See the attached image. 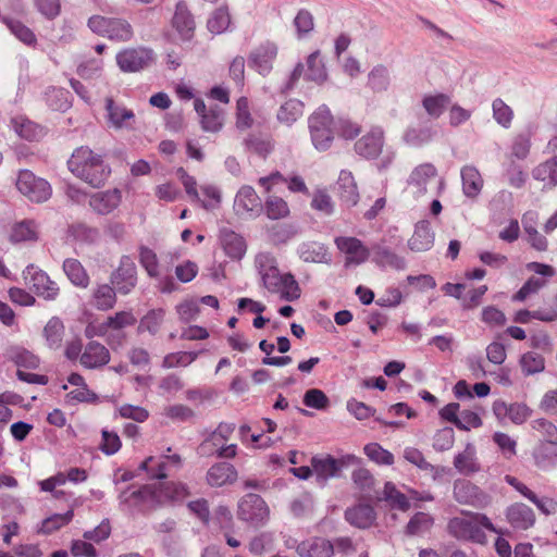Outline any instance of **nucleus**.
I'll return each instance as SVG.
<instances>
[{
    "label": "nucleus",
    "instance_id": "nucleus-1",
    "mask_svg": "<svg viewBox=\"0 0 557 557\" xmlns=\"http://www.w3.org/2000/svg\"><path fill=\"white\" fill-rule=\"evenodd\" d=\"M67 166L72 174L92 187L102 186L111 173L101 154L85 146L73 151Z\"/></svg>",
    "mask_w": 557,
    "mask_h": 557
},
{
    "label": "nucleus",
    "instance_id": "nucleus-2",
    "mask_svg": "<svg viewBox=\"0 0 557 557\" xmlns=\"http://www.w3.org/2000/svg\"><path fill=\"white\" fill-rule=\"evenodd\" d=\"M449 531L458 539L470 540L476 543H484L486 537L482 531L485 528L497 532L491 520L479 513H466L449 521Z\"/></svg>",
    "mask_w": 557,
    "mask_h": 557
},
{
    "label": "nucleus",
    "instance_id": "nucleus-3",
    "mask_svg": "<svg viewBox=\"0 0 557 557\" xmlns=\"http://www.w3.org/2000/svg\"><path fill=\"white\" fill-rule=\"evenodd\" d=\"M261 278L263 286L269 292L278 294L284 300L293 301L300 297V287L295 277L289 273H280L275 265L263 269Z\"/></svg>",
    "mask_w": 557,
    "mask_h": 557
},
{
    "label": "nucleus",
    "instance_id": "nucleus-4",
    "mask_svg": "<svg viewBox=\"0 0 557 557\" xmlns=\"http://www.w3.org/2000/svg\"><path fill=\"white\" fill-rule=\"evenodd\" d=\"M311 140L315 149L326 150L333 141V117L330 111L321 108L309 119Z\"/></svg>",
    "mask_w": 557,
    "mask_h": 557
},
{
    "label": "nucleus",
    "instance_id": "nucleus-5",
    "mask_svg": "<svg viewBox=\"0 0 557 557\" xmlns=\"http://www.w3.org/2000/svg\"><path fill=\"white\" fill-rule=\"evenodd\" d=\"M16 187L20 193L34 202H44L51 196L50 184L27 170L20 172Z\"/></svg>",
    "mask_w": 557,
    "mask_h": 557
},
{
    "label": "nucleus",
    "instance_id": "nucleus-6",
    "mask_svg": "<svg viewBox=\"0 0 557 557\" xmlns=\"http://www.w3.org/2000/svg\"><path fill=\"white\" fill-rule=\"evenodd\" d=\"M357 460L358 458L354 455H347L341 460L326 455L324 457H313L311 459V467L317 482L324 484L330 479L336 478L345 465L354 463Z\"/></svg>",
    "mask_w": 557,
    "mask_h": 557
},
{
    "label": "nucleus",
    "instance_id": "nucleus-7",
    "mask_svg": "<svg viewBox=\"0 0 557 557\" xmlns=\"http://www.w3.org/2000/svg\"><path fill=\"white\" fill-rule=\"evenodd\" d=\"M442 419L454 423L458 429L470 431L482 425L480 413L470 409L460 411L458 403H449L440 410Z\"/></svg>",
    "mask_w": 557,
    "mask_h": 557
},
{
    "label": "nucleus",
    "instance_id": "nucleus-8",
    "mask_svg": "<svg viewBox=\"0 0 557 557\" xmlns=\"http://www.w3.org/2000/svg\"><path fill=\"white\" fill-rule=\"evenodd\" d=\"M153 61L152 51L146 48H131L117 53L116 62L123 72H137Z\"/></svg>",
    "mask_w": 557,
    "mask_h": 557
},
{
    "label": "nucleus",
    "instance_id": "nucleus-9",
    "mask_svg": "<svg viewBox=\"0 0 557 557\" xmlns=\"http://www.w3.org/2000/svg\"><path fill=\"white\" fill-rule=\"evenodd\" d=\"M435 181L437 183L438 193L445 187L443 178L437 177L436 169L429 163L418 165L410 174L408 185L414 194H424L428 185Z\"/></svg>",
    "mask_w": 557,
    "mask_h": 557
},
{
    "label": "nucleus",
    "instance_id": "nucleus-10",
    "mask_svg": "<svg viewBox=\"0 0 557 557\" xmlns=\"http://www.w3.org/2000/svg\"><path fill=\"white\" fill-rule=\"evenodd\" d=\"M25 280L37 295L46 299H54L59 294L57 283L51 281L44 271L37 270L34 267L26 269Z\"/></svg>",
    "mask_w": 557,
    "mask_h": 557
},
{
    "label": "nucleus",
    "instance_id": "nucleus-11",
    "mask_svg": "<svg viewBox=\"0 0 557 557\" xmlns=\"http://www.w3.org/2000/svg\"><path fill=\"white\" fill-rule=\"evenodd\" d=\"M239 515L244 520L258 525L268 519L269 508L261 497L250 494L240 502Z\"/></svg>",
    "mask_w": 557,
    "mask_h": 557
},
{
    "label": "nucleus",
    "instance_id": "nucleus-12",
    "mask_svg": "<svg viewBox=\"0 0 557 557\" xmlns=\"http://www.w3.org/2000/svg\"><path fill=\"white\" fill-rule=\"evenodd\" d=\"M383 146V129L381 127H373L356 143L355 149L359 156L372 159L381 154Z\"/></svg>",
    "mask_w": 557,
    "mask_h": 557
},
{
    "label": "nucleus",
    "instance_id": "nucleus-13",
    "mask_svg": "<svg viewBox=\"0 0 557 557\" xmlns=\"http://www.w3.org/2000/svg\"><path fill=\"white\" fill-rule=\"evenodd\" d=\"M122 202V191L117 188L95 193L89 200L90 208L98 214L108 215Z\"/></svg>",
    "mask_w": 557,
    "mask_h": 557
},
{
    "label": "nucleus",
    "instance_id": "nucleus-14",
    "mask_svg": "<svg viewBox=\"0 0 557 557\" xmlns=\"http://www.w3.org/2000/svg\"><path fill=\"white\" fill-rule=\"evenodd\" d=\"M337 248L345 255L346 264H360L369 257L368 249L354 237H338L335 239Z\"/></svg>",
    "mask_w": 557,
    "mask_h": 557
},
{
    "label": "nucleus",
    "instance_id": "nucleus-15",
    "mask_svg": "<svg viewBox=\"0 0 557 557\" xmlns=\"http://www.w3.org/2000/svg\"><path fill=\"white\" fill-rule=\"evenodd\" d=\"M454 495L457 502L475 507H482L487 503L486 496L468 481L456 482Z\"/></svg>",
    "mask_w": 557,
    "mask_h": 557
},
{
    "label": "nucleus",
    "instance_id": "nucleus-16",
    "mask_svg": "<svg viewBox=\"0 0 557 557\" xmlns=\"http://www.w3.org/2000/svg\"><path fill=\"white\" fill-rule=\"evenodd\" d=\"M172 26L177 32L181 39L188 40L193 37L195 22L185 3L180 2L176 4Z\"/></svg>",
    "mask_w": 557,
    "mask_h": 557
},
{
    "label": "nucleus",
    "instance_id": "nucleus-17",
    "mask_svg": "<svg viewBox=\"0 0 557 557\" xmlns=\"http://www.w3.org/2000/svg\"><path fill=\"white\" fill-rule=\"evenodd\" d=\"M494 410L499 418L515 424H522L531 417V409L523 403H499L495 405Z\"/></svg>",
    "mask_w": 557,
    "mask_h": 557
},
{
    "label": "nucleus",
    "instance_id": "nucleus-18",
    "mask_svg": "<svg viewBox=\"0 0 557 557\" xmlns=\"http://www.w3.org/2000/svg\"><path fill=\"white\" fill-rule=\"evenodd\" d=\"M233 430L234 426L232 424L221 423L209 438V442L215 447L220 457L232 458L236 455L235 444L224 445Z\"/></svg>",
    "mask_w": 557,
    "mask_h": 557
},
{
    "label": "nucleus",
    "instance_id": "nucleus-19",
    "mask_svg": "<svg viewBox=\"0 0 557 557\" xmlns=\"http://www.w3.org/2000/svg\"><path fill=\"white\" fill-rule=\"evenodd\" d=\"M260 207V198L250 186H243L234 199V210L239 215L251 213Z\"/></svg>",
    "mask_w": 557,
    "mask_h": 557
},
{
    "label": "nucleus",
    "instance_id": "nucleus-20",
    "mask_svg": "<svg viewBox=\"0 0 557 557\" xmlns=\"http://www.w3.org/2000/svg\"><path fill=\"white\" fill-rule=\"evenodd\" d=\"M107 123L114 129L126 128L134 120L133 111L115 104L112 99H107Z\"/></svg>",
    "mask_w": 557,
    "mask_h": 557
},
{
    "label": "nucleus",
    "instance_id": "nucleus-21",
    "mask_svg": "<svg viewBox=\"0 0 557 557\" xmlns=\"http://www.w3.org/2000/svg\"><path fill=\"white\" fill-rule=\"evenodd\" d=\"M13 132L27 141H36L44 136V129L25 116L18 115L11 120Z\"/></svg>",
    "mask_w": 557,
    "mask_h": 557
},
{
    "label": "nucleus",
    "instance_id": "nucleus-22",
    "mask_svg": "<svg viewBox=\"0 0 557 557\" xmlns=\"http://www.w3.org/2000/svg\"><path fill=\"white\" fill-rule=\"evenodd\" d=\"M287 184V188L292 193H302L307 194L308 188L305 181L300 176H293L289 180H285L280 173H273L268 177H261L259 180V184L264 187V189L270 193L273 187L278 184Z\"/></svg>",
    "mask_w": 557,
    "mask_h": 557
},
{
    "label": "nucleus",
    "instance_id": "nucleus-23",
    "mask_svg": "<svg viewBox=\"0 0 557 557\" xmlns=\"http://www.w3.org/2000/svg\"><path fill=\"white\" fill-rule=\"evenodd\" d=\"M237 472L235 468L226 462L211 467L207 473V481L211 486L220 487L235 482Z\"/></svg>",
    "mask_w": 557,
    "mask_h": 557
},
{
    "label": "nucleus",
    "instance_id": "nucleus-24",
    "mask_svg": "<svg viewBox=\"0 0 557 557\" xmlns=\"http://www.w3.org/2000/svg\"><path fill=\"white\" fill-rule=\"evenodd\" d=\"M434 243V233L428 222H420L416 225L412 236L408 240V245L413 251L429 250Z\"/></svg>",
    "mask_w": 557,
    "mask_h": 557
},
{
    "label": "nucleus",
    "instance_id": "nucleus-25",
    "mask_svg": "<svg viewBox=\"0 0 557 557\" xmlns=\"http://www.w3.org/2000/svg\"><path fill=\"white\" fill-rule=\"evenodd\" d=\"M221 245L225 255L233 261L242 260L247 252L246 242L234 232L224 233Z\"/></svg>",
    "mask_w": 557,
    "mask_h": 557
},
{
    "label": "nucleus",
    "instance_id": "nucleus-26",
    "mask_svg": "<svg viewBox=\"0 0 557 557\" xmlns=\"http://www.w3.org/2000/svg\"><path fill=\"white\" fill-rule=\"evenodd\" d=\"M507 518L513 528L522 530L531 528L535 522L532 509L524 504L510 506L507 510Z\"/></svg>",
    "mask_w": 557,
    "mask_h": 557
},
{
    "label": "nucleus",
    "instance_id": "nucleus-27",
    "mask_svg": "<svg viewBox=\"0 0 557 557\" xmlns=\"http://www.w3.org/2000/svg\"><path fill=\"white\" fill-rule=\"evenodd\" d=\"M108 349L100 344H89L81 356V363L88 369L104 366L109 362Z\"/></svg>",
    "mask_w": 557,
    "mask_h": 557
},
{
    "label": "nucleus",
    "instance_id": "nucleus-28",
    "mask_svg": "<svg viewBox=\"0 0 557 557\" xmlns=\"http://www.w3.org/2000/svg\"><path fill=\"white\" fill-rule=\"evenodd\" d=\"M298 255L308 263H327L330 261L327 249L323 244L317 242L304 243L298 249Z\"/></svg>",
    "mask_w": 557,
    "mask_h": 557
},
{
    "label": "nucleus",
    "instance_id": "nucleus-29",
    "mask_svg": "<svg viewBox=\"0 0 557 557\" xmlns=\"http://www.w3.org/2000/svg\"><path fill=\"white\" fill-rule=\"evenodd\" d=\"M8 236L13 244L36 242L38 239V228L30 221H22L12 225Z\"/></svg>",
    "mask_w": 557,
    "mask_h": 557
},
{
    "label": "nucleus",
    "instance_id": "nucleus-30",
    "mask_svg": "<svg viewBox=\"0 0 557 557\" xmlns=\"http://www.w3.org/2000/svg\"><path fill=\"white\" fill-rule=\"evenodd\" d=\"M63 271L70 282L76 287L85 289L89 286V275L78 260L66 259L63 262Z\"/></svg>",
    "mask_w": 557,
    "mask_h": 557
},
{
    "label": "nucleus",
    "instance_id": "nucleus-31",
    "mask_svg": "<svg viewBox=\"0 0 557 557\" xmlns=\"http://www.w3.org/2000/svg\"><path fill=\"white\" fill-rule=\"evenodd\" d=\"M337 185L341 199L348 206H355L358 202L359 194L352 174L347 171H342Z\"/></svg>",
    "mask_w": 557,
    "mask_h": 557
},
{
    "label": "nucleus",
    "instance_id": "nucleus-32",
    "mask_svg": "<svg viewBox=\"0 0 557 557\" xmlns=\"http://www.w3.org/2000/svg\"><path fill=\"white\" fill-rule=\"evenodd\" d=\"M348 522L357 528L366 529L372 525L375 515L369 505H357L346 511Z\"/></svg>",
    "mask_w": 557,
    "mask_h": 557
},
{
    "label": "nucleus",
    "instance_id": "nucleus-33",
    "mask_svg": "<svg viewBox=\"0 0 557 557\" xmlns=\"http://www.w3.org/2000/svg\"><path fill=\"white\" fill-rule=\"evenodd\" d=\"M298 550L304 557H331L334 549L327 540L314 539L301 543Z\"/></svg>",
    "mask_w": 557,
    "mask_h": 557
},
{
    "label": "nucleus",
    "instance_id": "nucleus-34",
    "mask_svg": "<svg viewBox=\"0 0 557 557\" xmlns=\"http://www.w3.org/2000/svg\"><path fill=\"white\" fill-rule=\"evenodd\" d=\"M519 367L524 376H532L545 371V358L535 351H527L519 358Z\"/></svg>",
    "mask_w": 557,
    "mask_h": 557
},
{
    "label": "nucleus",
    "instance_id": "nucleus-35",
    "mask_svg": "<svg viewBox=\"0 0 557 557\" xmlns=\"http://www.w3.org/2000/svg\"><path fill=\"white\" fill-rule=\"evenodd\" d=\"M115 301V292L109 284H97L91 292V302L100 310H109L113 308Z\"/></svg>",
    "mask_w": 557,
    "mask_h": 557
},
{
    "label": "nucleus",
    "instance_id": "nucleus-36",
    "mask_svg": "<svg viewBox=\"0 0 557 557\" xmlns=\"http://www.w3.org/2000/svg\"><path fill=\"white\" fill-rule=\"evenodd\" d=\"M74 517L72 509L64 513H53L41 521L37 529L38 534L49 535L67 525Z\"/></svg>",
    "mask_w": 557,
    "mask_h": 557
},
{
    "label": "nucleus",
    "instance_id": "nucleus-37",
    "mask_svg": "<svg viewBox=\"0 0 557 557\" xmlns=\"http://www.w3.org/2000/svg\"><path fill=\"white\" fill-rule=\"evenodd\" d=\"M463 193L468 197H476L483 187V180L473 166H465L461 171Z\"/></svg>",
    "mask_w": 557,
    "mask_h": 557
},
{
    "label": "nucleus",
    "instance_id": "nucleus-38",
    "mask_svg": "<svg viewBox=\"0 0 557 557\" xmlns=\"http://www.w3.org/2000/svg\"><path fill=\"white\" fill-rule=\"evenodd\" d=\"M276 55V48L272 45L263 46L257 49L250 57V62L256 70L265 74L270 71L272 62Z\"/></svg>",
    "mask_w": 557,
    "mask_h": 557
},
{
    "label": "nucleus",
    "instance_id": "nucleus-39",
    "mask_svg": "<svg viewBox=\"0 0 557 557\" xmlns=\"http://www.w3.org/2000/svg\"><path fill=\"white\" fill-rule=\"evenodd\" d=\"M231 26V14L228 9L221 7L213 11L207 22L209 32L213 35H221L228 30Z\"/></svg>",
    "mask_w": 557,
    "mask_h": 557
},
{
    "label": "nucleus",
    "instance_id": "nucleus-40",
    "mask_svg": "<svg viewBox=\"0 0 557 557\" xmlns=\"http://www.w3.org/2000/svg\"><path fill=\"white\" fill-rule=\"evenodd\" d=\"M67 381L69 384L74 387L67 394L71 399L77 401H89L96 399V395L88 389L84 379L79 374L72 373Z\"/></svg>",
    "mask_w": 557,
    "mask_h": 557
},
{
    "label": "nucleus",
    "instance_id": "nucleus-41",
    "mask_svg": "<svg viewBox=\"0 0 557 557\" xmlns=\"http://www.w3.org/2000/svg\"><path fill=\"white\" fill-rule=\"evenodd\" d=\"M264 212L270 220H281L289 215L290 209L283 198L269 196L264 202Z\"/></svg>",
    "mask_w": 557,
    "mask_h": 557
},
{
    "label": "nucleus",
    "instance_id": "nucleus-42",
    "mask_svg": "<svg viewBox=\"0 0 557 557\" xmlns=\"http://www.w3.org/2000/svg\"><path fill=\"white\" fill-rule=\"evenodd\" d=\"M8 357L17 368L36 369L39 364L38 358L22 347H11Z\"/></svg>",
    "mask_w": 557,
    "mask_h": 557
},
{
    "label": "nucleus",
    "instance_id": "nucleus-43",
    "mask_svg": "<svg viewBox=\"0 0 557 557\" xmlns=\"http://www.w3.org/2000/svg\"><path fill=\"white\" fill-rule=\"evenodd\" d=\"M454 465L456 469L465 474L473 473L479 470L475 459V451L471 445H468L463 453L455 457Z\"/></svg>",
    "mask_w": 557,
    "mask_h": 557
},
{
    "label": "nucleus",
    "instance_id": "nucleus-44",
    "mask_svg": "<svg viewBox=\"0 0 557 557\" xmlns=\"http://www.w3.org/2000/svg\"><path fill=\"white\" fill-rule=\"evenodd\" d=\"M536 180L542 181L546 186L557 184V156L539 165L534 171Z\"/></svg>",
    "mask_w": 557,
    "mask_h": 557
},
{
    "label": "nucleus",
    "instance_id": "nucleus-45",
    "mask_svg": "<svg viewBox=\"0 0 557 557\" xmlns=\"http://www.w3.org/2000/svg\"><path fill=\"white\" fill-rule=\"evenodd\" d=\"M366 456L376 465L391 466L394 462V456L391 451L383 448L377 443H369L363 447Z\"/></svg>",
    "mask_w": 557,
    "mask_h": 557
},
{
    "label": "nucleus",
    "instance_id": "nucleus-46",
    "mask_svg": "<svg viewBox=\"0 0 557 557\" xmlns=\"http://www.w3.org/2000/svg\"><path fill=\"white\" fill-rule=\"evenodd\" d=\"M135 322L134 317L128 312H117L99 326L97 334L107 335L110 331H117Z\"/></svg>",
    "mask_w": 557,
    "mask_h": 557
},
{
    "label": "nucleus",
    "instance_id": "nucleus-47",
    "mask_svg": "<svg viewBox=\"0 0 557 557\" xmlns=\"http://www.w3.org/2000/svg\"><path fill=\"white\" fill-rule=\"evenodd\" d=\"M536 222V216L529 213L523 218V226L528 236V242L537 250H545L547 247L546 239L539 234L533 224Z\"/></svg>",
    "mask_w": 557,
    "mask_h": 557
},
{
    "label": "nucleus",
    "instance_id": "nucleus-48",
    "mask_svg": "<svg viewBox=\"0 0 557 557\" xmlns=\"http://www.w3.org/2000/svg\"><path fill=\"white\" fill-rule=\"evenodd\" d=\"M63 331L64 326L59 319L52 318L48 321L44 329V334L49 347L57 348L60 346L63 336Z\"/></svg>",
    "mask_w": 557,
    "mask_h": 557
},
{
    "label": "nucleus",
    "instance_id": "nucleus-49",
    "mask_svg": "<svg viewBox=\"0 0 557 557\" xmlns=\"http://www.w3.org/2000/svg\"><path fill=\"white\" fill-rule=\"evenodd\" d=\"M304 404L312 409L323 410L329 406V398L325 393L319 388H310L304 394Z\"/></svg>",
    "mask_w": 557,
    "mask_h": 557
},
{
    "label": "nucleus",
    "instance_id": "nucleus-50",
    "mask_svg": "<svg viewBox=\"0 0 557 557\" xmlns=\"http://www.w3.org/2000/svg\"><path fill=\"white\" fill-rule=\"evenodd\" d=\"M302 115V106L299 101L290 100L281 107L278 120L282 123L290 124Z\"/></svg>",
    "mask_w": 557,
    "mask_h": 557
},
{
    "label": "nucleus",
    "instance_id": "nucleus-51",
    "mask_svg": "<svg viewBox=\"0 0 557 557\" xmlns=\"http://www.w3.org/2000/svg\"><path fill=\"white\" fill-rule=\"evenodd\" d=\"M308 76L312 81H323L326 78L324 63L320 57V52L315 51L308 57Z\"/></svg>",
    "mask_w": 557,
    "mask_h": 557
},
{
    "label": "nucleus",
    "instance_id": "nucleus-52",
    "mask_svg": "<svg viewBox=\"0 0 557 557\" xmlns=\"http://www.w3.org/2000/svg\"><path fill=\"white\" fill-rule=\"evenodd\" d=\"M481 317L482 321L490 327H500L507 321L505 313L495 306L484 307Z\"/></svg>",
    "mask_w": 557,
    "mask_h": 557
},
{
    "label": "nucleus",
    "instance_id": "nucleus-53",
    "mask_svg": "<svg viewBox=\"0 0 557 557\" xmlns=\"http://www.w3.org/2000/svg\"><path fill=\"white\" fill-rule=\"evenodd\" d=\"M433 525V518L424 512H419L407 524L409 534H421L429 531Z\"/></svg>",
    "mask_w": 557,
    "mask_h": 557
},
{
    "label": "nucleus",
    "instance_id": "nucleus-54",
    "mask_svg": "<svg viewBox=\"0 0 557 557\" xmlns=\"http://www.w3.org/2000/svg\"><path fill=\"white\" fill-rule=\"evenodd\" d=\"M383 493L385 500H387L393 508H399L403 510L409 508V503L406 496L398 492L394 484L386 483Z\"/></svg>",
    "mask_w": 557,
    "mask_h": 557
},
{
    "label": "nucleus",
    "instance_id": "nucleus-55",
    "mask_svg": "<svg viewBox=\"0 0 557 557\" xmlns=\"http://www.w3.org/2000/svg\"><path fill=\"white\" fill-rule=\"evenodd\" d=\"M552 444L542 445L534 451L535 463L539 468L546 469L554 465L556 451Z\"/></svg>",
    "mask_w": 557,
    "mask_h": 557
},
{
    "label": "nucleus",
    "instance_id": "nucleus-56",
    "mask_svg": "<svg viewBox=\"0 0 557 557\" xmlns=\"http://www.w3.org/2000/svg\"><path fill=\"white\" fill-rule=\"evenodd\" d=\"M546 281L544 278L530 277L522 287L515 294L513 300L523 301L529 296L537 293L543 286H545Z\"/></svg>",
    "mask_w": 557,
    "mask_h": 557
},
{
    "label": "nucleus",
    "instance_id": "nucleus-57",
    "mask_svg": "<svg viewBox=\"0 0 557 557\" xmlns=\"http://www.w3.org/2000/svg\"><path fill=\"white\" fill-rule=\"evenodd\" d=\"M311 207L322 214H331L334 209L333 201L324 190H317L311 200Z\"/></svg>",
    "mask_w": 557,
    "mask_h": 557
},
{
    "label": "nucleus",
    "instance_id": "nucleus-58",
    "mask_svg": "<svg viewBox=\"0 0 557 557\" xmlns=\"http://www.w3.org/2000/svg\"><path fill=\"white\" fill-rule=\"evenodd\" d=\"M493 114L496 122L504 127L510 125L513 116L512 110L500 99L493 102Z\"/></svg>",
    "mask_w": 557,
    "mask_h": 557
},
{
    "label": "nucleus",
    "instance_id": "nucleus-59",
    "mask_svg": "<svg viewBox=\"0 0 557 557\" xmlns=\"http://www.w3.org/2000/svg\"><path fill=\"white\" fill-rule=\"evenodd\" d=\"M110 26L107 30V36L115 39H128L132 35V29L128 23L122 20L110 18Z\"/></svg>",
    "mask_w": 557,
    "mask_h": 557
},
{
    "label": "nucleus",
    "instance_id": "nucleus-60",
    "mask_svg": "<svg viewBox=\"0 0 557 557\" xmlns=\"http://www.w3.org/2000/svg\"><path fill=\"white\" fill-rule=\"evenodd\" d=\"M198 274V264L186 260L175 268V276L182 283L191 282Z\"/></svg>",
    "mask_w": 557,
    "mask_h": 557
},
{
    "label": "nucleus",
    "instance_id": "nucleus-61",
    "mask_svg": "<svg viewBox=\"0 0 557 557\" xmlns=\"http://www.w3.org/2000/svg\"><path fill=\"white\" fill-rule=\"evenodd\" d=\"M494 441L506 458H511L516 455L517 443L510 435L496 432L494 434Z\"/></svg>",
    "mask_w": 557,
    "mask_h": 557
},
{
    "label": "nucleus",
    "instance_id": "nucleus-62",
    "mask_svg": "<svg viewBox=\"0 0 557 557\" xmlns=\"http://www.w3.org/2000/svg\"><path fill=\"white\" fill-rule=\"evenodd\" d=\"M140 262L150 276L159 275V260L153 250L143 248L140 250Z\"/></svg>",
    "mask_w": 557,
    "mask_h": 557
},
{
    "label": "nucleus",
    "instance_id": "nucleus-63",
    "mask_svg": "<svg viewBox=\"0 0 557 557\" xmlns=\"http://www.w3.org/2000/svg\"><path fill=\"white\" fill-rule=\"evenodd\" d=\"M295 27L297 29V33L300 37L309 34L313 30L314 22L313 16L310 12L306 10H301L297 13L295 20H294Z\"/></svg>",
    "mask_w": 557,
    "mask_h": 557
},
{
    "label": "nucleus",
    "instance_id": "nucleus-64",
    "mask_svg": "<svg viewBox=\"0 0 557 557\" xmlns=\"http://www.w3.org/2000/svg\"><path fill=\"white\" fill-rule=\"evenodd\" d=\"M448 103V99L444 95L426 96L423 106L429 114L438 116Z\"/></svg>",
    "mask_w": 557,
    "mask_h": 557
}]
</instances>
